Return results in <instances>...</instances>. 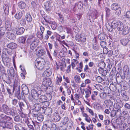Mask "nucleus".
Here are the masks:
<instances>
[{"label": "nucleus", "instance_id": "nucleus-1", "mask_svg": "<svg viewBox=\"0 0 130 130\" xmlns=\"http://www.w3.org/2000/svg\"><path fill=\"white\" fill-rule=\"evenodd\" d=\"M12 119L10 117L5 115L4 114H0V126L2 127L3 129L7 128L11 129L13 127V124L10 122H8Z\"/></svg>", "mask_w": 130, "mask_h": 130}, {"label": "nucleus", "instance_id": "nucleus-2", "mask_svg": "<svg viewBox=\"0 0 130 130\" xmlns=\"http://www.w3.org/2000/svg\"><path fill=\"white\" fill-rule=\"evenodd\" d=\"M124 26L123 24L121 21H113L111 23L110 29H109V31L110 32L113 29H115L117 28L118 31H121L123 30Z\"/></svg>", "mask_w": 130, "mask_h": 130}, {"label": "nucleus", "instance_id": "nucleus-3", "mask_svg": "<svg viewBox=\"0 0 130 130\" xmlns=\"http://www.w3.org/2000/svg\"><path fill=\"white\" fill-rule=\"evenodd\" d=\"M35 65L37 69L40 70L47 69L45 68V62L44 60L42 58L36 59L35 61Z\"/></svg>", "mask_w": 130, "mask_h": 130}, {"label": "nucleus", "instance_id": "nucleus-4", "mask_svg": "<svg viewBox=\"0 0 130 130\" xmlns=\"http://www.w3.org/2000/svg\"><path fill=\"white\" fill-rule=\"evenodd\" d=\"M42 84V88L44 89L45 91L47 90L48 87H51L52 86L51 79L49 78H44L43 80Z\"/></svg>", "mask_w": 130, "mask_h": 130}, {"label": "nucleus", "instance_id": "nucleus-5", "mask_svg": "<svg viewBox=\"0 0 130 130\" xmlns=\"http://www.w3.org/2000/svg\"><path fill=\"white\" fill-rule=\"evenodd\" d=\"M111 9L112 10L115 11V13L117 15H119L121 13V9L120 6L117 3H113L111 6Z\"/></svg>", "mask_w": 130, "mask_h": 130}, {"label": "nucleus", "instance_id": "nucleus-6", "mask_svg": "<svg viewBox=\"0 0 130 130\" xmlns=\"http://www.w3.org/2000/svg\"><path fill=\"white\" fill-rule=\"evenodd\" d=\"M2 58L4 65L8 67L9 66L10 61V58L9 57H7L3 53L2 55Z\"/></svg>", "mask_w": 130, "mask_h": 130}, {"label": "nucleus", "instance_id": "nucleus-7", "mask_svg": "<svg viewBox=\"0 0 130 130\" xmlns=\"http://www.w3.org/2000/svg\"><path fill=\"white\" fill-rule=\"evenodd\" d=\"M2 106V112L8 115H10L11 114V110L6 104H3Z\"/></svg>", "mask_w": 130, "mask_h": 130}, {"label": "nucleus", "instance_id": "nucleus-8", "mask_svg": "<svg viewBox=\"0 0 130 130\" xmlns=\"http://www.w3.org/2000/svg\"><path fill=\"white\" fill-rule=\"evenodd\" d=\"M15 89L16 91L15 94V96L19 100L23 99L22 94L21 96L20 94V86L18 84L15 86Z\"/></svg>", "mask_w": 130, "mask_h": 130}, {"label": "nucleus", "instance_id": "nucleus-9", "mask_svg": "<svg viewBox=\"0 0 130 130\" xmlns=\"http://www.w3.org/2000/svg\"><path fill=\"white\" fill-rule=\"evenodd\" d=\"M112 65L111 64H108L107 69V70L109 73L111 69L112 68L110 74V76H112L113 75L115 74V72L116 71V68L114 66L112 67Z\"/></svg>", "mask_w": 130, "mask_h": 130}, {"label": "nucleus", "instance_id": "nucleus-10", "mask_svg": "<svg viewBox=\"0 0 130 130\" xmlns=\"http://www.w3.org/2000/svg\"><path fill=\"white\" fill-rule=\"evenodd\" d=\"M25 122L27 125L28 127L30 129H33L34 128V126H35V123L32 121L29 120V119L28 120H25Z\"/></svg>", "mask_w": 130, "mask_h": 130}, {"label": "nucleus", "instance_id": "nucleus-11", "mask_svg": "<svg viewBox=\"0 0 130 130\" xmlns=\"http://www.w3.org/2000/svg\"><path fill=\"white\" fill-rule=\"evenodd\" d=\"M96 80L99 83L102 82L103 80L104 81L103 83L105 86L109 84V82L108 80H104L101 76H98L96 77Z\"/></svg>", "mask_w": 130, "mask_h": 130}, {"label": "nucleus", "instance_id": "nucleus-12", "mask_svg": "<svg viewBox=\"0 0 130 130\" xmlns=\"http://www.w3.org/2000/svg\"><path fill=\"white\" fill-rule=\"evenodd\" d=\"M39 41L36 39H35L33 41L30 45V48L32 50L35 49L38 45Z\"/></svg>", "mask_w": 130, "mask_h": 130}, {"label": "nucleus", "instance_id": "nucleus-13", "mask_svg": "<svg viewBox=\"0 0 130 130\" xmlns=\"http://www.w3.org/2000/svg\"><path fill=\"white\" fill-rule=\"evenodd\" d=\"M33 107V109H34V110L37 111H39L40 110H42H42L44 109L43 106V107H41L40 104L39 103H36L35 104H34Z\"/></svg>", "mask_w": 130, "mask_h": 130}, {"label": "nucleus", "instance_id": "nucleus-14", "mask_svg": "<svg viewBox=\"0 0 130 130\" xmlns=\"http://www.w3.org/2000/svg\"><path fill=\"white\" fill-rule=\"evenodd\" d=\"M11 23L10 21H6L5 23V29L8 31H10L12 29L11 28Z\"/></svg>", "mask_w": 130, "mask_h": 130}, {"label": "nucleus", "instance_id": "nucleus-15", "mask_svg": "<svg viewBox=\"0 0 130 130\" xmlns=\"http://www.w3.org/2000/svg\"><path fill=\"white\" fill-rule=\"evenodd\" d=\"M40 91H37L35 89H33L31 90V94L35 97V99H37L39 95Z\"/></svg>", "mask_w": 130, "mask_h": 130}, {"label": "nucleus", "instance_id": "nucleus-16", "mask_svg": "<svg viewBox=\"0 0 130 130\" xmlns=\"http://www.w3.org/2000/svg\"><path fill=\"white\" fill-rule=\"evenodd\" d=\"M52 117L54 121H58L61 119L59 114L58 112L54 113Z\"/></svg>", "mask_w": 130, "mask_h": 130}, {"label": "nucleus", "instance_id": "nucleus-17", "mask_svg": "<svg viewBox=\"0 0 130 130\" xmlns=\"http://www.w3.org/2000/svg\"><path fill=\"white\" fill-rule=\"evenodd\" d=\"M6 35L7 37L10 40H13L15 38V36L13 33L10 32H7L6 33Z\"/></svg>", "mask_w": 130, "mask_h": 130}, {"label": "nucleus", "instance_id": "nucleus-18", "mask_svg": "<svg viewBox=\"0 0 130 130\" xmlns=\"http://www.w3.org/2000/svg\"><path fill=\"white\" fill-rule=\"evenodd\" d=\"M130 30V28L127 26H124L123 30H121L122 31V34L124 35H125L128 34Z\"/></svg>", "mask_w": 130, "mask_h": 130}, {"label": "nucleus", "instance_id": "nucleus-19", "mask_svg": "<svg viewBox=\"0 0 130 130\" xmlns=\"http://www.w3.org/2000/svg\"><path fill=\"white\" fill-rule=\"evenodd\" d=\"M22 89L24 94L27 95L28 94L29 92L28 88L26 85H24L22 86Z\"/></svg>", "mask_w": 130, "mask_h": 130}, {"label": "nucleus", "instance_id": "nucleus-20", "mask_svg": "<svg viewBox=\"0 0 130 130\" xmlns=\"http://www.w3.org/2000/svg\"><path fill=\"white\" fill-rule=\"evenodd\" d=\"M7 47L11 49H13L17 47V45L15 43L11 42L10 43L7 45Z\"/></svg>", "mask_w": 130, "mask_h": 130}, {"label": "nucleus", "instance_id": "nucleus-21", "mask_svg": "<svg viewBox=\"0 0 130 130\" xmlns=\"http://www.w3.org/2000/svg\"><path fill=\"white\" fill-rule=\"evenodd\" d=\"M62 81V77L59 74L57 75L55 83L56 85H60V83Z\"/></svg>", "mask_w": 130, "mask_h": 130}, {"label": "nucleus", "instance_id": "nucleus-22", "mask_svg": "<svg viewBox=\"0 0 130 130\" xmlns=\"http://www.w3.org/2000/svg\"><path fill=\"white\" fill-rule=\"evenodd\" d=\"M3 9L5 14H8L9 13V5L7 4H4V6Z\"/></svg>", "mask_w": 130, "mask_h": 130}, {"label": "nucleus", "instance_id": "nucleus-23", "mask_svg": "<svg viewBox=\"0 0 130 130\" xmlns=\"http://www.w3.org/2000/svg\"><path fill=\"white\" fill-rule=\"evenodd\" d=\"M47 99L46 96L45 95H42L38 99L40 102L43 103Z\"/></svg>", "mask_w": 130, "mask_h": 130}, {"label": "nucleus", "instance_id": "nucleus-24", "mask_svg": "<svg viewBox=\"0 0 130 130\" xmlns=\"http://www.w3.org/2000/svg\"><path fill=\"white\" fill-rule=\"evenodd\" d=\"M52 112V108L50 107L46 108L44 111V113L46 115H50Z\"/></svg>", "mask_w": 130, "mask_h": 130}, {"label": "nucleus", "instance_id": "nucleus-25", "mask_svg": "<svg viewBox=\"0 0 130 130\" xmlns=\"http://www.w3.org/2000/svg\"><path fill=\"white\" fill-rule=\"evenodd\" d=\"M18 6L19 8L22 9L25 8L26 7V5L25 3L23 1H21L18 3Z\"/></svg>", "mask_w": 130, "mask_h": 130}, {"label": "nucleus", "instance_id": "nucleus-26", "mask_svg": "<svg viewBox=\"0 0 130 130\" xmlns=\"http://www.w3.org/2000/svg\"><path fill=\"white\" fill-rule=\"evenodd\" d=\"M25 31L23 27H20L18 28L16 31V34L18 35L23 34Z\"/></svg>", "mask_w": 130, "mask_h": 130}, {"label": "nucleus", "instance_id": "nucleus-27", "mask_svg": "<svg viewBox=\"0 0 130 130\" xmlns=\"http://www.w3.org/2000/svg\"><path fill=\"white\" fill-rule=\"evenodd\" d=\"M84 91L86 94L85 97L86 98H88L90 96L91 93V89L90 88H89L85 90Z\"/></svg>", "mask_w": 130, "mask_h": 130}, {"label": "nucleus", "instance_id": "nucleus-28", "mask_svg": "<svg viewBox=\"0 0 130 130\" xmlns=\"http://www.w3.org/2000/svg\"><path fill=\"white\" fill-rule=\"evenodd\" d=\"M28 98L29 100V101L32 102L33 104H34L35 101L37 100L35 99V98L31 94L29 95Z\"/></svg>", "mask_w": 130, "mask_h": 130}, {"label": "nucleus", "instance_id": "nucleus-29", "mask_svg": "<svg viewBox=\"0 0 130 130\" xmlns=\"http://www.w3.org/2000/svg\"><path fill=\"white\" fill-rule=\"evenodd\" d=\"M45 53V50L43 49H41L38 51V53L37 54V55L39 56H41L44 55Z\"/></svg>", "mask_w": 130, "mask_h": 130}, {"label": "nucleus", "instance_id": "nucleus-30", "mask_svg": "<svg viewBox=\"0 0 130 130\" xmlns=\"http://www.w3.org/2000/svg\"><path fill=\"white\" fill-rule=\"evenodd\" d=\"M12 76L13 77V79L14 80V85L15 84L16 85H17V84L18 83V82L19 79V76L18 75L17 73H16L14 75V76Z\"/></svg>", "mask_w": 130, "mask_h": 130}, {"label": "nucleus", "instance_id": "nucleus-31", "mask_svg": "<svg viewBox=\"0 0 130 130\" xmlns=\"http://www.w3.org/2000/svg\"><path fill=\"white\" fill-rule=\"evenodd\" d=\"M104 103L106 105L109 106H112L113 104V102L111 100H106L104 101Z\"/></svg>", "mask_w": 130, "mask_h": 130}, {"label": "nucleus", "instance_id": "nucleus-32", "mask_svg": "<svg viewBox=\"0 0 130 130\" xmlns=\"http://www.w3.org/2000/svg\"><path fill=\"white\" fill-rule=\"evenodd\" d=\"M26 37L25 36H21L19 38V42L20 43H25Z\"/></svg>", "mask_w": 130, "mask_h": 130}, {"label": "nucleus", "instance_id": "nucleus-33", "mask_svg": "<svg viewBox=\"0 0 130 130\" xmlns=\"http://www.w3.org/2000/svg\"><path fill=\"white\" fill-rule=\"evenodd\" d=\"M23 13L22 12H19L17 13L14 15L15 17L17 20H19L21 18L23 15Z\"/></svg>", "mask_w": 130, "mask_h": 130}, {"label": "nucleus", "instance_id": "nucleus-34", "mask_svg": "<svg viewBox=\"0 0 130 130\" xmlns=\"http://www.w3.org/2000/svg\"><path fill=\"white\" fill-rule=\"evenodd\" d=\"M99 38L100 40H103L107 37L106 35L104 33H101L99 35Z\"/></svg>", "mask_w": 130, "mask_h": 130}, {"label": "nucleus", "instance_id": "nucleus-35", "mask_svg": "<svg viewBox=\"0 0 130 130\" xmlns=\"http://www.w3.org/2000/svg\"><path fill=\"white\" fill-rule=\"evenodd\" d=\"M98 12L96 10H94L92 12V16L93 15V17H92V19H97L98 16Z\"/></svg>", "mask_w": 130, "mask_h": 130}, {"label": "nucleus", "instance_id": "nucleus-36", "mask_svg": "<svg viewBox=\"0 0 130 130\" xmlns=\"http://www.w3.org/2000/svg\"><path fill=\"white\" fill-rule=\"evenodd\" d=\"M99 71L100 74H102L104 76H106L107 75V73H109L107 70H104L103 69H99Z\"/></svg>", "mask_w": 130, "mask_h": 130}, {"label": "nucleus", "instance_id": "nucleus-37", "mask_svg": "<svg viewBox=\"0 0 130 130\" xmlns=\"http://www.w3.org/2000/svg\"><path fill=\"white\" fill-rule=\"evenodd\" d=\"M44 19L46 22L50 24L51 23V22L50 21L51 18L50 17L47 16L46 15H44Z\"/></svg>", "mask_w": 130, "mask_h": 130}, {"label": "nucleus", "instance_id": "nucleus-38", "mask_svg": "<svg viewBox=\"0 0 130 130\" xmlns=\"http://www.w3.org/2000/svg\"><path fill=\"white\" fill-rule=\"evenodd\" d=\"M26 20L27 21L31 22L32 20V19L30 14L29 13H27L25 16Z\"/></svg>", "mask_w": 130, "mask_h": 130}, {"label": "nucleus", "instance_id": "nucleus-39", "mask_svg": "<svg viewBox=\"0 0 130 130\" xmlns=\"http://www.w3.org/2000/svg\"><path fill=\"white\" fill-rule=\"evenodd\" d=\"M98 66L100 68V69H103L106 66V64L103 61L100 62L98 64Z\"/></svg>", "mask_w": 130, "mask_h": 130}, {"label": "nucleus", "instance_id": "nucleus-40", "mask_svg": "<svg viewBox=\"0 0 130 130\" xmlns=\"http://www.w3.org/2000/svg\"><path fill=\"white\" fill-rule=\"evenodd\" d=\"M44 117L41 113H40L37 117L38 120L40 122L42 121Z\"/></svg>", "mask_w": 130, "mask_h": 130}, {"label": "nucleus", "instance_id": "nucleus-41", "mask_svg": "<svg viewBox=\"0 0 130 130\" xmlns=\"http://www.w3.org/2000/svg\"><path fill=\"white\" fill-rule=\"evenodd\" d=\"M128 42V40L126 39H122L120 40L121 44L124 46H125Z\"/></svg>", "mask_w": 130, "mask_h": 130}, {"label": "nucleus", "instance_id": "nucleus-42", "mask_svg": "<svg viewBox=\"0 0 130 130\" xmlns=\"http://www.w3.org/2000/svg\"><path fill=\"white\" fill-rule=\"evenodd\" d=\"M50 3V2L49 1L48 4L45 5L46 10L47 11H50L51 10L52 7Z\"/></svg>", "mask_w": 130, "mask_h": 130}, {"label": "nucleus", "instance_id": "nucleus-43", "mask_svg": "<svg viewBox=\"0 0 130 130\" xmlns=\"http://www.w3.org/2000/svg\"><path fill=\"white\" fill-rule=\"evenodd\" d=\"M15 86H16L15 84L14 85V87L12 89V92L11 91V89L7 87L6 89L8 93L12 95L13 93L14 90L15 89Z\"/></svg>", "mask_w": 130, "mask_h": 130}, {"label": "nucleus", "instance_id": "nucleus-44", "mask_svg": "<svg viewBox=\"0 0 130 130\" xmlns=\"http://www.w3.org/2000/svg\"><path fill=\"white\" fill-rule=\"evenodd\" d=\"M9 72L11 76H14V75L17 73L14 72V70L13 67L10 68L9 70Z\"/></svg>", "mask_w": 130, "mask_h": 130}, {"label": "nucleus", "instance_id": "nucleus-45", "mask_svg": "<svg viewBox=\"0 0 130 130\" xmlns=\"http://www.w3.org/2000/svg\"><path fill=\"white\" fill-rule=\"evenodd\" d=\"M94 87L95 88L99 91L103 90V88L102 86L99 84H96L94 86Z\"/></svg>", "mask_w": 130, "mask_h": 130}, {"label": "nucleus", "instance_id": "nucleus-46", "mask_svg": "<svg viewBox=\"0 0 130 130\" xmlns=\"http://www.w3.org/2000/svg\"><path fill=\"white\" fill-rule=\"evenodd\" d=\"M107 94L105 93L102 92L100 94V97L103 99H106Z\"/></svg>", "mask_w": 130, "mask_h": 130}, {"label": "nucleus", "instance_id": "nucleus-47", "mask_svg": "<svg viewBox=\"0 0 130 130\" xmlns=\"http://www.w3.org/2000/svg\"><path fill=\"white\" fill-rule=\"evenodd\" d=\"M13 119L16 122H19L21 121V118L18 115L14 116Z\"/></svg>", "mask_w": 130, "mask_h": 130}, {"label": "nucleus", "instance_id": "nucleus-48", "mask_svg": "<svg viewBox=\"0 0 130 130\" xmlns=\"http://www.w3.org/2000/svg\"><path fill=\"white\" fill-rule=\"evenodd\" d=\"M75 81L77 83H79L81 82L80 78V76L76 75L74 77Z\"/></svg>", "mask_w": 130, "mask_h": 130}, {"label": "nucleus", "instance_id": "nucleus-49", "mask_svg": "<svg viewBox=\"0 0 130 130\" xmlns=\"http://www.w3.org/2000/svg\"><path fill=\"white\" fill-rule=\"evenodd\" d=\"M45 122L46 123L45 125L46 126L49 128H51L52 124L53 123L51 121L48 120L46 121Z\"/></svg>", "mask_w": 130, "mask_h": 130}, {"label": "nucleus", "instance_id": "nucleus-50", "mask_svg": "<svg viewBox=\"0 0 130 130\" xmlns=\"http://www.w3.org/2000/svg\"><path fill=\"white\" fill-rule=\"evenodd\" d=\"M51 75L50 72L47 71H45L43 73V76L45 77H48Z\"/></svg>", "mask_w": 130, "mask_h": 130}, {"label": "nucleus", "instance_id": "nucleus-51", "mask_svg": "<svg viewBox=\"0 0 130 130\" xmlns=\"http://www.w3.org/2000/svg\"><path fill=\"white\" fill-rule=\"evenodd\" d=\"M6 29L4 27H0V34L3 36L5 34Z\"/></svg>", "mask_w": 130, "mask_h": 130}, {"label": "nucleus", "instance_id": "nucleus-52", "mask_svg": "<svg viewBox=\"0 0 130 130\" xmlns=\"http://www.w3.org/2000/svg\"><path fill=\"white\" fill-rule=\"evenodd\" d=\"M38 111H37L36 110H34L33 109L31 113L32 116L34 117H37L39 113L38 112Z\"/></svg>", "mask_w": 130, "mask_h": 130}, {"label": "nucleus", "instance_id": "nucleus-53", "mask_svg": "<svg viewBox=\"0 0 130 130\" xmlns=\"http://www.w3.org/2000/svg\"><path fill=\"white\" fill-rule=\"evenodd\" d=\"M105 10L106 12V16L107 17H108L110 14L111 10L109 8L107 7L105 8Z\"/></svg>", "mask_w": 130, "mask_h": 130}, {"label": "nucleus", "instance_id": "nucleus-54", "mask_svg": "<svg viewBox=\"0 0 130 130\" xmlns=\"http://www.w3.org/2000/svg\"><path fill=\"white\" fill-rule=\"evenodd\" d=\"M20 116L22 118H23V120L25 122V120H28V119L27 117H26V115L22 113H20Z\"/></svg>", "mask_w": 130, "mask_h": 130}, {"label": "nucleus", "instance_id": "nucleus-55", "mask_svg": "<svg viewBox=\"0 0 130 130\" xmlns=\"http://www.w3.org/2000/svg\"><path fill=\"white\" fill-rule=\"evenodd\" d=\"M20 67H21V70H22L23 72L24 73H21V76L23 79H24L25 77V76H24V74H26V73L25 72V71L24 69L23 68V69H22V68H21V67H22L21 66H20Z\"/></svg>", "mask_w": 130, "mask_h": 130}, {"label": "nucleus", "instance_id": "nucleus-56", "mask_svg": "<svg viewBox=\"0 0 130 130\" xmlns=\"http://www.w3.org/2000/svg\"><path fill=\"white\" fill-rule=\"evenodd\" d=\"M37 35L38 38L40 40H42L43 39V36L40 31H38L37 33Z\"/></svg>", "mask_w": 130, "mask_h": 130}, {"label": "nucleus", "instance_id": "nucleus-57", "mask_svg": "<svg viewBox=\"0 0 130 130\" xmlns=\"http://www.w3.org/2000/svg\"><path fill=\"white\" fill-rule=\"evenodd\" d=\"M82 114L83 117H85V120L88 122H90V121L88 119V116L87 113L82 112Z\"/></svg>", "mask_w": 130, "mask_h": 130}, {"label": "nucleus", "instance_id": "nucleus-58", "mask_svg": "<svg viewBox=\"0 0 130 130\" xmlns=\"http://www.w3.org/2000/svg\"><path fill=\"white\" fill-rule=\"evenodd\" d=\"M126 125L125 124H121L119 125V130H123L125 129L126 127Z\"/></svg>", "mask_w": 130, "mask_h": 130}, {"label": "nucleus", "instance_id": "nucleus-59", "mask_svg": "<svg viewBox=\"0 0 130 130\" xmlns=\"http://www.w3.org/2000/svg\"><path fill=\"white\" fill-rule=\"evenodd\" d=\"M98 92L96 91H94V93L93 94L91 95V99H92L94 100H95V97L97 95Z\"/></svg>", "mask_w": 130, "mask_h": 130}, {"label": "nucleus", "instance_id": "nucleus-60", "mask_svg": "<svg viewBox=\"0 0 130 130\" xmlns=\"http://www.w3.org/2000/svg\"><path fill=\"white\" fill-rule=\"evenodd\" d=\"M18 104L21 109L25 107V104L22 102H19Z\"/></svg>", "mask_w": 130, "mask_h": 130}, {"label": "nucleus", "instance_id": "nucleus-61", "mask_svg": "<svg viewBox=\"0 0 130 130\" xmlns=\"http://www.w3.org/2000/svg\"><path fill=\"white\" fill-rule=\"evenodd\" d=\"M31 5L32 9L35 10L36 8L37 4L35 2L33 1L31 2Z\"/></svg>", "mask_w": 130, "mask_h": 130}, {"label": "nucleus", "instance_id": "nucleus-62", "mask_svg": "<svg viewBox=\"0 0 130 130\" xmlns=\"http://www.w3.org/2000/svg\"><path fill=\"white\" fill-rule=\"evenodd\" d=\"M51 27L52 29L53 30H55L56 28V25L55 22H53L51 23Z\"/></svg>", "mask_w": 130, "mask_h": 130}, {"label": "nucleus", "instance_id": "nucleus-63", "mask_svg": "<svg viewBox=\"0 0 130 130\" xmlns=\"http://www.w3.org/2000/svg\"><path fill=\"white\" fill-rule=\"evenodd\" d=\"M110 88L112 91H115L117 89L116 86L113 84L110 85Z\"/></svg>", "mask_w": 130, "mask_h": 130}, {"label": "nucleus", "instance_id": "nucleus-64", "mask_svg": "<svg viewBox=\"0 0 130 130\" xmlns=\"http://www.w3.org/2000/svg\"><path fill=\"white\" fill-rule=\"evenodd\" d=\"M86 38L84 36H80L79 39L78 40V41H79L82 42H85L86 41Z\"/></svg>", "mask_w": 130, "mask_h": 130}]
</instances>
